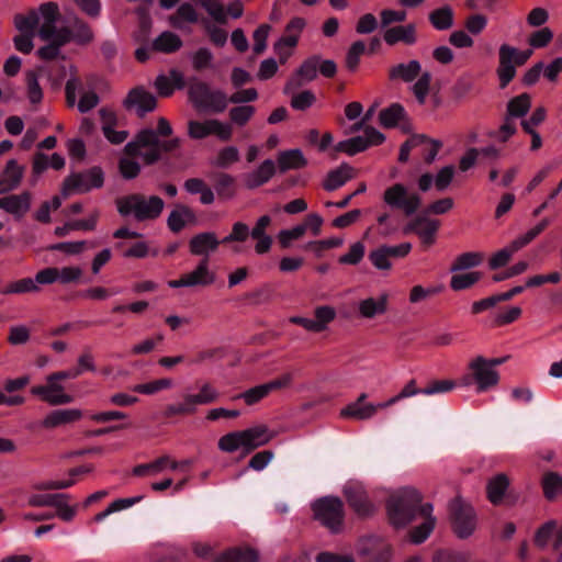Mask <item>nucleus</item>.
<instances>
[{
  "instance_id": "nucleus-1",
  "label": "nucleus",
  "mask_w": 562,
  "mask_h": 562,
  "mask_svg": "<svg viewBox=\"0 0 562 562\" xmlns=\"http://www.w3.org/2000/svg\"><path fill=\"white\" fill-rule=\"evenodd\" d=\"M386 513L390 524L395 528H403L417 518L423 519V522L409 532L411 541L415 544L424 542L436 525L432 505L422 504L420 494L413 487H402L392 492L386 502Z\"/></svg>"
},
{
  "instance_id": "nucleus-2",
  "label": "nucleus",
  "mask_w": 562,
  "mask_h": 562,
  "mask_svg": "<svg viewBox=\"0 0 562 562\" xmlns=\"http://www.w3.org/2000/svg\"><path fill=\"white\" fill-rule=\"evenodd\" d=\"M137 159L149 165L159 159V144L153 130L140 131L135 140L128 143L120 160V171L126 179L135 178L140 170Z\"/></svg>"
},
{
  "instance_id": "nucleus-3",
  "label": "nucleus",
  "mask_w": 562,
  "mask_h": 562,
  "mask_svg": "<svg viewBox=\"0 0 562 562\" xmlns=\"http://www.w3.org/2000/svg\"><path fill=\"white\" fill-rule=\"evenodd\" d=\"M117 211L123 216H133L137 221L157 218L164 210V201L157 195L146 196L134 193L116 200Z\"/></svg>"
},
{
  "instance_id": "nucleus-4",
  "label": "nucleus",
  "mask_w": 562,
  "mask_h": 562,
  "mask_svg": "<svg viewBox=\"0 0 562 562\" xmlns=\"http://www.w3.org/2000/svg\"><path fill=\"white\" fill-rule=\"evenodd\" d=\"M198 393L184 392L179 403L169 404L166 407L167 417L193 415L198 407L214 403L220 397V392L210 382L196 384Z\"/></svg>"
},
{
  "instance_id": "nucleus-5",
  "label": "nucleus",
  "mask_w": 562,
  "mask_h": 562,
  "mask_svg": "<svg viewBox=\"0 0 562 562\" xmlns=\"http://www.w3.org/2000/svg\"><path fill=\"white\" fill-rule=\"evenodd\" d=\"M40 13L43 19L42 25H40L38 35L43 41L49 42V44L41 47L37 52L42 59H54L59 55V49L65 44H59L55 34L57 33L56 22L59 18V8L55 2H45L40 5Z\"/></svg>"
},
{
  "instance_id": "nucleus-6",
  "label": "nucleus",
  "mask_w": 562,
  "mask_h": 562,
  "mask_svg": "<svg viewBox=\"0 0 562 562\" xmlns=\"http://www.w3.org/2000/svg\"><path fill=\"white\" fill-rule=\"evenodd\" d=\"M68 379H76V373H66L65 370L50 373L46 376L45 384L33 386L31 393L49 405L69 404L72 402V396L61 384L63 380Z\"/></svg>"
},
{
  "instance_id": "nucleus-7",
  "label": "nucleus",
  "mask_w": 562,
  "mask_h": 562,
  "mask_svg": "<svg viewBox=\"0 0 562 562\" xmlns=\"http://www.w3.org/2000/svg\"><path fill=\"white\" fill-rule=\"evenodd\" d=\"M316 520L331 532H338L344 521V505L337 497H323L312 504Z\"/></svg>"
},
{
  "instance_id": "nucleus-8",
  "label": "nucleus",
  "mask_w": 562,
  "mask_h": 562,
  "mask_svg": "<svg viewBox=\"0 0 562 562\" xmlns=\"http://www.w3.org/2000/svg\"><path fill=\"white\" fill-rule=\"evenodd\" d=\"M470 374L463 378V385L474 383L479 393L486 392L496 386L499 381L498 372L491 368L484 357H476L469 363Z\"/></svg>"
},
{
  "instance_id": "nucleus-9",
  "label": "nucleus",
  "mask_w": 562,
  "mask_h": 562,
  "mask_svg": "<svg viewBox=\"0 0 562 562\" xmlns=\"http://www.w3.org/2000/svg\"><path fill=\"white\" fill-rule=\"evenodd\" d=\"M384 202L393 207L402 210L406 215L414 214L420 205V196L411 192L402 183H395L387 188L383 194Z\"/></svg>"
},
{
  "instance_id": "nucleus-10",
  "label": "nucleus",
  "mask_w": 562,
  "mask_h": 562,
  "mask_svg": "<svg viewBox=\"0 0 562 562\" xmlns=\"http://www.w3.org/2000/svg\"><path fill=\"white\" fill-rule=\"evenodd\" d=\"M450 517L454 532L459 538H468L475 529L476 520L473 508L460 498L450 503Z\"/></svg>"
},
{
  "instance_id": "nucleus-11",
  "label": "nucleus",
  "mask_w": 562,
  "mask_h": 562,
  "mask_svg": "<svg viewBox=\"0 0 562 562\" xmlns=\"http://www.w3.org/2000/svg\"><path fill=\"white\" fill-rule=\"evenodd\" d=\"M216 280V274L210 269L209 258H203L198 266L190 272L182 274L177 280L168 281V286L178 288H206L212 285Z\"/></svg>"
},
{
  "instance_id": "nucleus-12",
  "label": "nucleus",
  "mask_w": 562,
  "mask_h": 562,
  "mask_svg": "<svg viewBox=\"0 0 562 562\" xmlns=\"http://www.w3.org/2000/svg\"><path fill=\"white\" fill-rule=\"evenodd\" d=\"M357 552L364 559L363 562H390L391 547L380 538L366 537L358 541Z\"/></svg>"
},
{
  "instance_id": "nucleus-13",
  "label": "nucleus",
  "mask_w": 562,
  "mask_h": 562,
  "mask_svg": "<svg viewBox=\"0 0 562 562\" xmlns=\"http://www.w3.org/2000/svg\"><path fill=\"white\" fill-rule=\"evenodd\" d=\"M384 135L373 127H367L363 135L356 136L342 142L335 146L336 151L355 155L367 149L369 146L379 145L383 143Z\"/></svg>"
},
{
  "instance_id": "nucleus-14",
  "label": "nucleus",
  "mask_w": 562,
  "mask_h": 562,
  "mask_svg": "<svg viewBox=\"0 0 562 562\" xmlns=\"http://www.w3.org/2000/svg\"><path fill=\"white\" fill-rule=\"evenodd\" d=\"M55 38L59 44L75 42L79 45H86L93 40V32L88 23L76 18L69 27L64 26L57 29Z\"/></svg>"
},
{
  "instance_id": "nucleus-15",
  "label": "nucleus",
  "mask_w": 562,
  "mask_h": 562,
  "mask_svg": "<svg viewBox=\"0 0 562 562\" xmlns=\"http://www.w3.org/2000/svg\"><path fill=\"white\" fill-rule=\"evenodd\" d=\"M189 135L192 138L201 139L209 135H216L222 140H228L232 136V127L227 123L217 120L190 121Z\"/></svg>"
},
{
  "instance_id": "nucleus-16",
  "label": "nucleus",
  "mask_w": 562,
  "mask_h": 562,
  "mask_svg": "<svg viewBox=\"0 0 562 562\" xmlns=\"http://www.w3.org/2000/svg\"><path fill=\"white\" fill-rule=\"evenodd\" d=\"M535 543L540 548L551 546L553 551L562 558V524L550 520L542 525L536 532Z\"/></svg>"
},
{
  "instance_id": "nucleus-17",
  "label": "nucleus",
  "mask_w": 562,
  "mask_h": 562,
  "mask_svg": "<svg viewBox=\"0 0 562 562\" xmlns=\"http://www.w3.org/2000/svg\"><path fill=\"white\" fill-rule=\"evenodd\" d=\"M191 461L184 460L181 462L175 461L169 456H162L149 463L136 465L133 469V474L137 476H154L167 470L176 471L180 468L189 467Z\"/></svg>"
},
{
  "instance_id": "nucleus-18",
  "label": "nucleus",
  "mask_w": 562,
  "mask_h": 562,
  "mask_svg": "<svg viewBox=\"0 0 562 562\" xmlns=\"http://www.w3.org/2000/svg\"><path fill=\"white\" fill-rule=\"evenodd\" d=\"M516 48L503 44L499 47V65L497 68V76L499 78L501 87L505 88L516 75Z\"/></svg>"
},
{
  "instance_id": "nucleus-19",
  "label": "nucleus",
  "mask_w": 562,
  "mask_h": 562,
  "mask_svg": "<svg viewBox=\"0 0 562 562\" xmlns=\"http://www.w3.org/2000/svg\"><path fill=\"white\" fill-rule=\"evenodd\" d=\"M345 495L349 505L360 516H367L374 512L373 504L369 501L364 488L357 483L345 486Z\"/></svg>"
},
{
  "instance_id": "nucleus-20",
  "label": "nucleus",
  "mask_w": 562,
  "mask_h": 562,
  "mask_svg": "<svg viewBox=\"0 0 562 562\" xmlns=\"http://www.w3.org/2000/svg\"><path fill=\"white\" fill-rule=\"evenodd\" d=\"M439 228V222L425 216H419L412 221L404 229L405 233L414 232L418 235L422 243L430 246L435 243V235Z\"/></svg>"
},
{
  "instance_id": "nucleus-21",
  "label": "nucleus",
  "mask_w": 562,
  "mask_h": 562,
  "mask_svg": "<svg viewBox=\"0 0 562 562\" xmlns=\"http://www.w3.org/2000/svg\"><path fill=\"white\" fill-rule=\"evenodd\" d=\"M367 395L361 394L357 401L348 404L340 411V416L344 418H352L357 420L369 419L375 415L378 409H382L380 407V403L374 405L371 403H366Z\"/></svg>"
},
{
  "instance_id": "nucleus-22",
  "label": "nucleus",
  "mask_w": 562,
  "mask_h": 562,
  "mask_svg": "<svg viewBox=\"0 0 562 562\" xmlns=\"http://www.w3.org/2000/svg\"><path fill=\"white\" fill-rule=\"evenodd\" d=\"M245 443V453L265 446L273 438V432L266 425H257L241 430Z\"/></svg>"
},
{
  "instance_id": "nucleus-23",
  "label": "nucleus",
  "mask_w": 562,
  "mask_h": 562,
  "mask_svg": "<svg viewBox=\"0 0 562 562\" xmlns=\"http://www.w3.org/2000/svg\"><path fill=\"white\" fill-rule=\"evenodd\" d=\"M125 105L144 115L156 108V98L143 88H135L128 93Z\"/></svg>"
},
{
  "instance_id": "nucleus-24",
  "label": "nucleus",
  "mask_w": 562,
  "mask_h": 562,
  "mask_svg": "<svg viewBox=\"0 0 562 562\" xmlns=\"http://www.w3.org/2000/svg\"><path fill=\"white\" fill-rule=\"evenodd\" d=\"M31 199L30 192L7 195L0 198V209L20 218L30 210Z\"/></svg>"
},
{
  "instance_id": "nucleus-25",
  "label": "nucleus",
  "mask_w": 562,
  "mask_h": 562,
  "mask_svg": "<svg viewBox=\"0 0 562 562\" xmlns=\"http://www.w3.org/2000/svg\"><path fill=\"white\" fill-rule=\"evenodd\" d=\"M83 416L82 411L78 408L55 409L48 413L42 422L44 428H56L78 422Z\"/></svg>"
},
{
  "instance_id": "nucleus-26",
  "label": "nucleus",
  "mask_w": 562,
  "mask_h": 562,
  "mask_svg": "<svg viewBox=\"0 0 562 562\" xmlns=\"http://www.w3.org/2000/svg\"><path fill=\"white\" fill-rule=\"evenodd\" d=\"M387 294H381L379 297H367L358 303L359 316L366 319H372L383 315L387 311Z\"/></svg>"
},
{
  "instance_id": "nucleus-27",
  "label": "nucleus",
  "mask_w": 562,
  "mask_h": 562,
  "mask_svg": "<svg viewBox=\"0 0 562 562\" xmlns=\"http://www.w3.org/2000/svg\"><path fill=\"white\" fill-rule=\"evenodd\" d=\"M23 167L15 159L9 160L0 177V194L15 189L23 178Z\"/></svg>"
},
{
  "instance_id": "nucleus-28",
  "label": "nucleus",
  "mask_w": 562,
  "mask_h": 562,
  "mask_svg": "<svg viewBox=\"0 0 562 562\" xmlns=\"http://www.w3.org/2000/svg\"><path fill=\"white\" fill-rule=\"evenodd\" d=\"M100 116L102 121V131L104 136L112 144H122L126 140L128 134L126 131H115L116 116L115 113L108 109L100 110Z\"/></svg>"
},
{
  "instance_id": "nucleus-29",
  "label": "nucleus",
  "mask_w": 562,
  "mask_h": 562,
  "mask_svg": "<svg viewBox=\"0 0 562 562\" xmlns=\"http://www.w3.org/2000/svg\"><path fill=\"white\" fill-rule=\"evenodd\" d=\"M274 162L271 159H267L256 170L244 176L245 186L249 189L258 188L268 182L274 175Z\"/></svg>"
},
{
  "instance_id": "nucleus-30",
  "label": "nucleus",
  "mask_w": 562,
  "mask_h": 562,
  "mask_svg": "<svg viewBox=\"0 0 562 562\" xmlns=\"http://www.w3.org/2000/svg\"><path fill=\"white\" fill-rule=\"evenodd\" d=\"M317 70L318 57L308 58L302 64L296 72V76L289 80V82L285 85L284 91L288 93L301 83L312 81L316 78Z\"/></svg>"
},
{
  "instance_id": "nucleus-31",
  "label": "nucleus",
  "mask_w": 562,
  "mask_h": 562,
  "mask_svg": "<svg viewBox=\"0 0 562 562\" xmlns=\"http://www.w3.org/2000/svg\"><path fill=\"white\" fill-rule=\"evenodd\" d=\"M220 240L214 233H201L191 238L189 243L190 252L192 255L207 256L210 252L217 249Z\"/></svg>"
},
{
  "instance_id": "nucleus-32",
  "label": "nucleus",
  "mask_w": 562,
  "mask_h": 562,
  "mask_svg": "<svg viewBox=\"0 0 562 562\" xmlns=\"http://www.w3.org/2000/svg\"><path fill=\"white\" fill-rule=\"evenodd\" d=\"M184 86L183 75L179 70H171L169 76L159 75L155 80V88L159 95L169 97L175 88L181 89Z\"/></svg>"
},
{
  "instance_id": "nucleus-33",
  "label": "nucleus",
  "mask_w": 562,
  "mask_h": 562,
  "mask_svg": "<svg viewBox=\"0 0 562 562\" xmlns=\"http://www.w3.org/2000/svg\"><path fill=\"white\" fill-rule=\"evenodd\" d=\"M353 177L355 169L347 164H342L327 175L324 181V188L327 191H334L342 187L348 180L352 179Z\"/></svg>"
},
{
  "instance_id": "nucleus-34",
  "label": "nucleus",
  "mask_w": 562,
  "mask_h": 562,
  "mask_svg": "<svg viewBox=\"0 0 562 562\" xmlns=\"http://www.w3.org/2000/svg\"><path fill=\"white\" fill-rule=\"evenodd\" d=\"M68 494L52 495L50 506L56 509V516L64 521H71L77 514L78 504H70Z\"/></svg>"
},
{
  "instance_id": "nucleus-35",
  "label": "nucleus",
  "mask_w": 562,
  "mask_h": 562,
  "mask_svg": "<svg viewBox=\"0 0 562 562\" xmlns=\"http://www.w3.org/2000/svg\"><path fill=\"white\" fill-rule=\"evenodd\" d=\"M384 41L389 45H394L398 42L413 44L416 41L415 26L408 24L387 29L384 33Z\"/></svg>"
},
{
  "instance_id": "nucleus-36",
  "label": "nucleus",
  "mask_w": 562,
  "mask_h": 562,
  "mask_svg": "<svg viewBox=\"0 0 562 562\" xmlns=\"http://www.w3.org/2000/svg\"><path fill=\"white\" fill-rule=\"evenodd\" d=\"M422 70V65L417 60H409L402 63L391 68L390 77L392 79H401L405 82H411L416 79Z\"/></svg>"
},
{
  "instance_id": "nucleus-37",
  "label": "nucleus",
  "mask_w": 562,
  "mask_h": 562,
  "mask_svg": "<svg viewBox=\"0 0 562 562\" xmlns=\"http://www.w3.org/2000/svg\"><path fill=\"white\" fill-rule=\"evenodd\" d=\"M336 310L329 305H321L314 310L313 333L325 331L329 324L336 318Z\"/></svg>"
},
{
  "instance_id": "nucleus-38",
  "label": "nucleus",
  "mask_w": 562,
  "mask_h": 562,
  "mask_svg": "<svg viewBox=\"0 0 562 562\" xmlns=\"http://www.w3.org/2000/svg\"><path fill=\"white\" fill-rule=\"evenodd\" d=\"M509 485V480L505 474H497L492 477L487 483V498L494 505H497L502 502L505 492L507 491Z\"/></svg>"
},
{
  "instance_id": "nucleus-39",
  "label": "nucleus",
  "mask_w": 562,
  "mask_h": 562,
  "mask_svg": "<svg viewBox=\"0 0 562 562\" xmlns=\"http://www.w3.org/2000/svg\"><path fill=\"white\" fill-rule=\"evenodd\" d=\"M14 26L20 33H33L35 27L41 23H43L42 15L40 13V8L37 10H31L27 14H15Z\"/></svg>"
},
{
  "instance_id": "nucleus-40",
  "label": "nucleus",
  "mask_w": 562,
  "mask_h": 562,
  "mask_svg": "<svg viewBox=\"0 0 562 562\" xmlns=\"http://www.w3.org/2000/svg\"><path fill=\"white\" fill-rule=\"evenodd\" d=\"M278 165L281 171L300 169L306 165V159L300 149H291L279 154Z\"/></svg>"
},
{
  "instance_id": "nucleus-41",
  "label": "nucleus",
  "mask_w": 562,
  "mask_h": 562,
  "mask_svg": "<svg viewBox=\"0 0 562 562\" xmlns=\"http://www.w3.org/2000/svg\"><path fill=\"white\" fill-rule=\"evenodd\" d=\"M258 553L251 548H234L217 557L215 562H256Z\"/></svg>"
},
{
  "instance_id": "nucleus-42",
  "label": "nucleus",
  "mask_w": 562,
  "mask_h": 562,
  "mask_svg": "<svg viewBox=\"0 0 562 562\" xmlns=\"http://www.w3.org/2000/svg\"><path fill=\"white\" fill-rule=\"evenodd\" d=\"M182 46L180 37L169 31L162 32L154 42L153 49L165 54L178 50Z\"/></svg>"
},
{
  "instance_id": "nucleus-43",
  "label": "nucleus",
  "mask_w": 562,
  "mask_h": 562,
  "mask_svg": "<svg viewBox=\"0 0 562 562\" xmlns=\"http://www.w3.org/2000/svg\"><path fill=\"white\" fill-rule=\"evenodd\" d=\"M184 189L190 194H200V201L203 204H211L214 201L213 191L206 186V183L199 178H191L184 182Z\"/></svg>"
},
{
  "instance_id": "nucleus-44",
  "label": "nucleus",
  "mask_w": 562,
  "mask_h": 562,
  "mask_svg": "<svg viewBox=\"0 0 562 562\" xmlns=\"http://www.w3.org/2000/svg\"><path fill=\"white\" fill-rule=\"evenodd\" d=\"M173 386V380L170 378H161L145 383L136 384L133 391L143 395H154Z\"/></svg>"
},
{
  "instance_id": "nucleus-45",
  "label": "nucleus",
  "mask_w": 562,
  "mask_h": 562,
  "mask_svg": "<svg viewBox=\"0 0 562 562\" xmlns=\"http://www.w3.org/2000/svg\"><path fill=\"white\" fill-rule=\"evenodd\" d=\"M183 22L196 23L199 22V14L196 10L190 3H182L176 14L170 18V23L173 27L182 30Z\"/></svg>"
},
{
  "instance_id": "nucleus-46",
  "label": "nucleus",
  "mask_w": 562,
  "mask_h": 562,
  "mask_svg": "<svg viewBox=\"0 0 562 562\" xmlns=\"http://www.w3.org/2000/svg\"><path fill=\"white\" fill-rule=\"evenodd\" d=\"M194 220V214L186 206L176 207L168 217V226L172 232H180L189 222Z\"/></svg>"
},
{
  "instance_id": "nucleus-47",
  "label": "nucleus",
  "mask_w": 562,
  "mask_h": 562,
  "mask_svg": "<svg viewBox=\"0 0 562 562\" xmlns=\"http://www.w3.org/2000/svg\"><path fill=\"white\" fill-rule=\"evenodd\" d=\"M92 471L91 465H82L78 467L76 469H72L69 473L70 479L68 480H52L42 483L41 485L36 486L38 490H59V488H67L72 486L76 481L72 479L75 475L89 473Z\"/></svg>"
},
{
  "instance_id": "nucleus-48",
  "label": "nucleus",
  "mask_w": 562,
  "mask_h": 562,
  "mask_svg": "<svg viewBox=\"0 0 562 562\" xmlns=\"http://www.w3.org/2000/svg\"><path fill=\"white\" fill-rule=\"evenodd\" d=\"M271 393L267 383L250 387L234 397V400H243L246 405L252 406Z\"/></svg>"
},
{
  "instance_id": "nucleus-49",
  "label": "nucleus",
  "mask_w": 562,
  "mask_h": 562,
  "mask_svg": "<svg viewBox=\"0 0 562 562\" xmlns=\"http://www.w3.org/2000/svg\"><path fill=\"white\" fill-rule=\"evenodd\" d=\"M429 20L436 30H448L453 24V12L448 5L434 10Z\"/></svg>"
},
{
  "instance_id": "nucleus-50",
  "label": "nucleus",
  "mask_w": 562,
  "mask_h": 562,
  "mask_svg": "<svg viewBox=\"0 0 562 562\" xmlns=\"http://www.w3.org/2000/svg\"><path fill=\"white\" fill-rule=\"evenodd\" d=\"M218 449L224 452H235L238 449H243L245 451V443L241 430L232 431L218 439Z\"/></svg>"
},
{
  "instance_id": "nucleus-51",
  "label": "nucleus",
  "mask_w": 562,
  "mask_h": 562,
  "mask_svg": "<svg viewBox=\"0 0 562 562\" xmlns=\"http://www.w3.org/2000/svg\"><path fill=\"white\" fill-rule=\"evenodd\" d=\"M531 106V98L527 93H522L513 98L507 105V116L522 117Z\"/></svg>"
},
{
  "instance_id": "nucleus-52",
  "label": "nucleus",
  "mask_w": 562,
  "mask_h": 562,
  "mask_svg": "<svg viewBox=\"0 0 562 562\" xmlns=\"http://www.w3.org/2000/svg\"><path fill=\"white\" fill-rule=\"evenodd\" d=\"M300 37L295 34H284L276 44L274 52L279 56L280 63L284 64L292 54Z\"/></svg>"
},
{
  "instance_id": "nucleus-53",
  "label": "nucleus",
  "mask_w": 562,
  "mask_h": 562,
  "mask_svg": "<svg viewBox=\"0 0 562 562\" xmlns=\"http://www.w3.org/2000/svg\"><path fill=\"white\" fill-rule=\"evenodd\" d=\"M26 94L32 104H38L43 99V90L38 82V74L35 70H29L25 74Z\"/></svg>"
},
{
  "instance_id": "nucleus-54",
  "label": "nucleus",
  "mask_w": 562,
  "mask_h": 562,
  "mask_svg": "<svg viewBox=\"0 0 562 562\" xmlns=\"http://www.w3.org/2000/svg\"><path fill=\"white\" fill-rule=\"evenodd\" d=\"M481 278L482 273L477 271L453 274L450 280V286L454 291L465 290L475 284Z\"/></svg>"
},
{
  "instance_id": "nucleus-55",
  "label": "nucleus",
  "mask_w": 562,
  "mask_h": 562,
  "mask_svg": "<svg viewBox=\"0 0 562 562\" xmlns=\"http://www.w3.org/2000/svg\"><path fill=\"white\" fill-rule=\"evenodd\" d=\"M83 173L72 175L68 177L63 186L61 193L66 198L74 193H83L90 190L87 179Z\"/></svg>"
},
{
  "instance_id": "nucleus-56",
  "label": "nucleus",
  "mask_w": 562,
  "mask_h": 562,
  "mask_svg": "<svg viewBox=\"0 0 562 562\" xmlns=\"http://www.w3.org/2000/svg\"><path fill=\"white\" fill-rule=\"evenodd\" d=\"M40 290L36 284L35 278H24L16 281L11 282L5 288L1 290L3 294H22L30 292H37Z\"/></svg>"
},
{
  "instance_id": "nucleus-57",
  "label": "nucleus",
  "mask_w": 562,
  "mask_h": 562,
  "mask_svg": "<svg viewBox=\"0 0 562 562\" xmlns=\"http://www.w3.org/2000/svg\"><path fill=\"white\" fill-rule=\"evenodd\" d=\"M484 259L481 252H464L456 258L451 266V271H461L479 266Z\"/></svg>"
},
{
  "instance_id": "nucleus-58",
  "label": "nucleus",
  "mask_w": 562,
  "mask_h": 562,
  "mask_svg": "<svg viewBox=\"0 0 562 562\" xmlns=\"http://www.w3.org/2000/svg\"><path fill=\"white\" fill-rule=\"evenodd\" d=\"M418 136L423 139V142L418 144L416 150L418 151L419 155L423 156L426 162L430 164L435 160L442 144L439 140L427 138L424 135Z\"/></svg>"
},
{
  "instance_id": "nucleus-59",
  "label": "nucleus",
  "mask_w": 562,
  "mask_h": 562,
  "mask_svg": "<svg viewBox=\"0 0 562 562\" xmlns=\"http://www.w3.org/2000/svg\"><path fill=\"white\" fill-rule=\"evenodd\" d=\"M404 109L402 105L395 103L384 109L380 113V123L384 127H394L404 117Z\"/></svg>"
},
{
  "instance_id": "nucleus-60",
  "label": "nucleus",
  "mask_w": 562,
  "mask_h": 562,
  "mask_svg": "<svg viewBox=\"0 0 562 562\" xmlns=\"http://www.w3.org/2000/svg\"><path fill=\"white\" fill-rule=\"evenodd\" d=\"M542 486L546 497L553 499L562 493V476L557 473H547L543 476Z\"/></svg>"
},
{
  "instance_id": "nucleus-61",
  "label": "nucleus",
  "mask_w": 562,
  "mask_h": 562,
  "mask_svg": "<svg viewBox=\"0 0 562 562\" xmlns=\"http://www.w3.org/2000/svg\"><path fill=\"white\" fill-rule=\"evenodd\" d=\"M214 91L210 90L209 87L204 83H196L191 86L189 94L191 101L199 109H204L209 98L212 97Z\"/></svg>"
},
{
  "instance_id": "nucleus-62",
  "label": "nucleus",
  "mask_w": 562,
  "mask_h": 562,
  "mask_svg": "<svg viewBox=\"0 0 562 562\" xmlns=\"http://www.w3.org/2000/svg\"><path fill=\"white\" fill-rule=\"evenodd\" d=\"M57 274L61 284L78 283L83 277V270L79 266H65L57 268Z\"/></svg>"
},
{
  "instance_id": "nucleus-63",
  "label": "nucleus",
  "mask_w": 562,
  "mask_h": 562,
  "mask_svg": "<svg viewBox=\"0 0 562 562\" xmlns=\"http://www.w3.org/2000/svg\"><path fill=\"white\" fill-rule=\"evenodd\" d=\"M549 225V220L544 218L541 222H539L536 226L528 229L525 234L517 237L514 243V248L521 249L526 245H528L531 240H533L540 233H542L546 227Z\"/></svg>"
},
{
  "instance_id": "nucleus-64",
  "label": "nucleus",
  "mask_w": 562,
  "mask_h": 562,
  "mask_svg": "<svg viewBox=\"0 0 562 562\" xmlns=\"http://www.w3.org/2000/svg\"><path fill=\"white\" fill-rule=\"evenodd\" d=\"M201 7L215 22L226 23V11L218 0H204Z\"/></svg>"
}]
</instances>
